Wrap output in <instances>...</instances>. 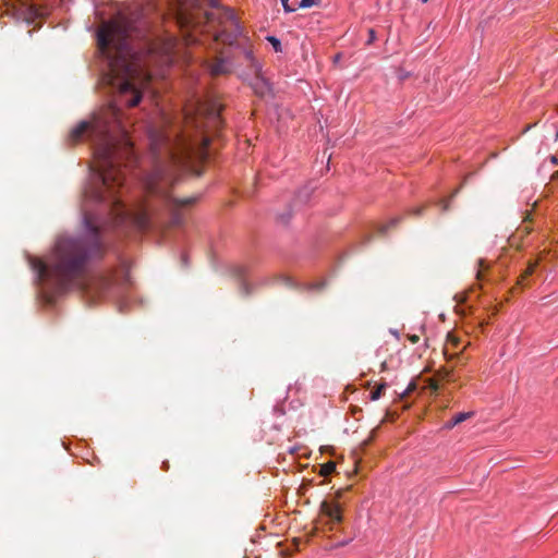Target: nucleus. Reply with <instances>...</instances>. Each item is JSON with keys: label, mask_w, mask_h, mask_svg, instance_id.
Returning a JSON list of instances; mask_svg holds the SVG:
<instances>
[{"label": "nucleus", "mask_w": 558, "mask_h": 558, "mask_svg": "<svg viewBox=\"0 0 558 558\" xmlns=\"http://www.w3.org/2000/svg\"><path fill=\"white\" fill-rule=\"evenodd\" d=\"M97 284L99 286V291L97 292V298L98 299H102L106 296L109 288H110V280L107 279V278H100L97 282Z\"/></svg>", "instance_id": "nucleus-14"}, {"label": "nucleus", "mask_w": 558, "mask_h": 558, "mask_svg": "<svg viewBox=\"0 0 558 558\" xmlns=\"http://www.w3.org/2000/svg\"><path fill=\"white\" fill-rule=\"evenodd\" d=\"M426 383H427V388H428L432 392H434V393L438 392V390H439L440 386H439V380H438L435 376H434V377H432V378H428V379L426 380Z\"/></svg>", "instance_id": "nucleus-18"}, {"label": "nucleus", "mask_w": 558, "mask_h": 558, "mask_svg": "<svg viewBox=\"0 0 558 558\" xmlns=\"http://www.w3.org/2000/svg\"><path fill=\"white\" fill-rule=\"evenodd\" d=\"M425 207H416L410 211L411 215L421 216Z\"/></svg>", "instance_id": "nucleus-28"}, {"label": "nucleus", "mask_w": 558, "mask_h": 558, "mask_svg": "<svg viewBox=\"0 0 558 558\" xmlns=\"http://www.w3.org/2000/svg\"><path fill=\"white\" fill-rule=\"evenodd\" d=\"M375 39H376V32L373 28H369L368 29V39H367L366 44L371 45L375 41Z\"/></svg>", "instance_id": "nucleus-25"}, {"label": "nucleus", "mask_w": 558, "mask_h": 558, "mask_svg": "<svg viewBox=\"0 0 558 558\" xmlns=\"http://www.w3.org/2000/svg\"><path fill=\"white\" fill-rule=\"evenodd\" d=\"M62 445H63L64 450H66V451L72 450V448L70 446H68L65 442H62Z\"/></svg>", "instance_id": "nucleus-33"}, {"label": "nucleus", "mask_w": 558, "mask_h": 558, "mask_svg": "<svg viewBox=\"0 0 558 558\" xmlns=\"http://www.w3.org/2000/svg\"><path fill=\"white\" fill-rule=\"evenodd\" d=\"M435 377L439 380V381H454V374H453V371L450 369V368H446V367H442L440 369H438L435 374Z\"/></svg>", "instance_id": "nucleus-13"}, {"label": "nucleus", "mask_w": 558, "mask_h": 558, "mask_svg": "<svg viewBox=\"0 0 558 558\" xmlns=\"http://www.w3.org/2000/svg\"><path fill=\"white\" fill-rule=\"evenodd\" d=\"M341 496H342V490H338L336 493L335 499H332V500L325 499L320 502L319 513L323 517H326L329 519V523L331 524L329 530L333 529L332 524L340 523L343 519L341 507L338 504V499L341 498Z\"/></svg>", "instance_id": "nucleus-6"}, {"label": "nucleus", "mask_w": 558, "mask_h": 558, "mask_svg": "<svg viewBox=\"0 0 558 558\" xmlns=\"http://www.w3.org/2000/svg\"><path fill=\"white\" fill-rule=\"evenodd\" d=\"M289 0H281V3H282V7H283V10L286 12H294L295 11V8H292L289 5Z\"/></svg>", "instance_id": "nucleus-26"}, {"label": "nucleus", "mask_w": 558, "mask_h": 558, "mask_svg": "<svg viewBox=\"0 0 558 558\" xmlns=\"http://www.w3.org/2000/svg\"><path fill=\"white\" fill-rule=\"evenodd\" d=\"M480 267L481 269L477 271V279H481L482 277V269L487 268V266L484 264V260H480Z\"/></svg>", "instance_id": "nucleus-29"}, {"label": "nucleus", "mask_w": 558, "mask_h": 558, "mask_svg": "<svg viewBox=\"0 0 558 558\" xmlns=\"http://www.w3.org/2000/svg\"><path fill=\"white\" fill-rule=\"evenodd\" d=\"M409 339H410V341H411L412 343H416V342L418 341V339H420V338H418V336L412 335V336H410V337H409Z\"/></svg>", "instance_id": "nucleus-31"}, {"label": "nucleus", "mask_w": 558, "mask_h": 558, "mask_svg": "<svg viewBox=\"0 0 558 558\" xmlns=\"http://www.w3.org/2000/svg\"><path fill=\"white\" fill-rule=\"evenodd\" d=\"M342 469V464H339L333 461H328L326 463L319 464V474L322 476H328L331 473L340 474V470Z\"/></svg>", "instance_id": "nucleus-12"}, {"label": "nucleus", "mask_w": 558, "mask_h": 558, "mask_svg": "<svg viewBox=\"0 0 558 558\" xmlns=\"http://www.w3.org/2000/svg\"><path fill=\"white\" fill-rule=\"evenodd\" d=\"M536 266H537V262H531L529 264L527 268L525 269V271L519 277L517 283L519 286H524L525 284L524 283L525 279L535 271Z\"/></svg>", "instance_id": "nucleus-15"}, {"label": "nucleus", "mask_w": 558, "mask_h": 558, "mask_svg": "<svg viewBox=\"0 0 558 558\" xmlns=\"http://www.w3.org/2000/svg\"><path fill=\"white\" fill-rule=\"evenodd\" d=\"M353 538H345V539H342L340 542H336V543H330L328 544L325 549L328 550V551H333L340 547H344L347 545H349L351 542H352Z\"/></svg>", "instance_id": "nucleus-16"}, {"label": "nucleus", "mask_w": 558, "mask_h": 558, "mask_svg": "<svg viewBox=\"0 0 558 558\" xmlns=\"http://www.w3.org/2000/svg\"><path fill=\"white\" fill-rule=\"evenodd\" d=\"M302 449L301 447H291L289 450H288V453L290 454H293V453H296L298 450Z\"/></svg>", "instance_id": "nucleus-30"}, {"label": "nucleus", "mask_w": 558, "mask_h": 558, "mask_svg": "<svg viewBox=\"0 0 558 558\" xmlns=\"http://www.w3.org/2000/svg\"><path fill=\"white\" fill-rule=\"evenodd\" d=\"M84 226L87 233L82 236L62 235L57 239L49 263L36 257L31 259L38 278L53 280L59 291L70 288L84 275L90 260L102 258L106 253V244L93 214L84 213Z\"/></svg>", "instance_id": "nucleus-3"}, {"label": "nucleus", "mask_w": 558, "mask_h": 558, "mask_svg": "<svg viewBox=\"0 0 558 558\" xmlns=\"http://www.w3.org/2000/svg\"><path fill=\"white\" fill-rule=\"evenodd\" d=\"M319 453H320V454H324V453H325V447H324V446H320V447H319Z\"/></svg>", "instance_id": "nucleus-34"}, {"label": "nucleus", "mask_w": 558, "mask_h": 558, "mask_svg": "<svg viewBox=\"0 0 558 558\" xmlns=\"http://www.w3.org/2000/svg\"><path fill=\"white\" fill-rule=\"evenodd\" d=\"M428 0H422V2H427Z\"/></svg>", "instance_id": "nucleus-37"}, {"label": "nucleus", "mask_w": 558, "mask_h": 558, "mask_svg": "<svg viewBox=\"0 0 558 558\" xmlns=\"http://www.w3.org/2000/svg\"><path fill=\"white\" fill-rule=\"evenodd\" d=\"M206 69L211 76L227 75L232 72V62L227 58H216L206 62Z\"/></svg>", "instance_id": "nucleus-7"}, {"label": "nucleus", "mask_w": 558, "mask_h": 558, "mask_svg": "<svg viewBox=\"0 0 558 558\" xmlns=\"http://www.w3.org/2000/svg\"><path fill=\"white\" fill-rule=\"evenodd\" d=\"M417 389V384L415 380H412L408 387L402 391L400 392V398L403 399L408 396H410L413 391H415Z\"/></svg>", "instance_id": "nucleus-19"}, {"label": "nucleus", "mask_w": 558, "mask_h": 558, "mask_svg": "<svg viewBox=\"0 0 558 558\" xmlns=\"http://www.w3.org/2000/svg\"><path fill=\"white\" fill-rule=\"evenodd\" d=\"M274 413H275L276 415H279V416L283 415V414H284L283 407H282V405H280V404H277V405L274 408Z\"/></svg>", "instance_id": "nucleus-27"}, {"label": "nucleus", "mask_w": 558, "mask_h": 558, "mask_svg": "<svg viewBox=\"0 0 558 558\" xmlns=\"http://www.w3.org/2000/svg\"><path fill=\"white\" fill-rule=\"evenodd\" d=\"M178 1L180 2L181 0H178Z\"/></svg>", "instance_id": "nucleus-38"}, {"label": "nucleus", "mask_w": 558, "mask_h": 558, "mask_svg": "<svg viewBox=\"0 0 558 558\" xmlns=\"http://www.w3.org/2000/svg\"><path fill=\"white\" fill-rule=\"evenodd\" d=\"M475 416L474 411H468V412H459L453 414L449 420L444 422V428L445 429H452L457 425L465 422L466 420H470Z\"/></svg>", "instance_id": "nucleus-10"}, {"label": "nucleus", "mask_w": 558, "mask_h": 558, "mask_svg": "<svg viewBox=\"0 0 558 558\" xmlns=\"http://www.w3.org/2000/svg\"><path fill=\"white\" fill-rule=\"evenodd\" d=\"M317 3L316 0H301L300 8H311Z\"/></svg>", "instance_id": "nucleus-24"}, {"label": "nucleus", "mask_w": 558, "mask_h": 558, "mask_svg": "<svg viewBox=\"0 0 558 558\" xmlns=\"http://www.w3.org/2000/svg\"><path fill=\"white\" fill-rule=\"evenodd\" d=\"M147 135L156 163L146 182L147 192L162 199L171 211L170 225L179 227L184 222L181 208L192 205L195 198L178 199L169 189L194 157L207 158L210 138L203 135L199 141H194L183 133H172L165 126L154 125L148 128Z\"/></svg>", "instance_id": "nucleus-1"}, {"label": "nucleus", "mask_w": 558, "mask_h": 558, "mask_svg": "<svg viewBox=\"0 0 558 558\" xmlns=\"http://www.w3.org/2000/svg\"><path fill=\"white\" fill-rule=\"evenodd\" d=\"M196 41H197L196 39L191 38V43H192V44H196Z\"/></svg>", "instance_id": "nucleus-35"}, {"label": "nucleus", "mask_w": 558, "mask_h": 558, "mask_svg": "<svg viewBox=\"0 0 558 558\" xmlns=\"http://www.w3.org/2000/svg\"><path fill=\"white\" fill-rule=\"evenodd\" d=\"M401 220L400 217H396V218H392L387 225H383L380 228H379V232L380 233H386L390 228L397 226L399 223V221Z\"/></svg>", "instance_id": "nucleus-20"}, {"label": "nucleus", "mask_w": 558, "mask_h": 558, "mask_svg": "<svg viewBox=\"0 0 558 558\" xmlns=\"http://www.w3.org/2000/svg\"><path fill=\"white\" fill-rule=\"evenodd\" d=\"M359 463L360 462L356 459H352L353 469L351 471L343 470V473H345L348 476L356 474L359 470Z\"/></svg>", "instance_id": "nucleus-23"}, {"label": "nucleus", "mask_w": 558, "mask_h": 558, "mask_svg": "<svg viewBox=\"0 0 558 558\" xmlns=\"http://www.w3.org/2000/svg\"><path fill=\"white\" fill-rule=\"evenodd\" d=\"M207 20L213 23L214 41L232 46L243 35V28L230 8H222L217 13H208Z\"/></svg>", "instance_id": "nucleus-5"}, {"label": "nucleus", "mask_w": 558, "mask_h": 558, "mask_svg": "<svg viewBox=\"0 0 558 558\" xmlns=\"http://www.w3.org/2000/svg\"><path fill=\"white\" fill-rule=\"evenodd\" d=\"M223 107L216 100H213L206 109L207 122L210 128L218 130L222 126L221 111Z\"/></svg>", "instance_id": "nucleus-8"}, {"label": "nucleus", "mask_w": 558, "mask_h": 558, "mask_svg": "<svg viewBox=\"0 0 558 558\" xmlns=\"http://www.w3.org/2000/svg\"><path fill=\"white\" fill-rule=\"evenodd\" d=\"M459 189H457L449 198H444L439 201V206L441 207L442 211H447L449 209V203L450 201L458 194Z\"/></svg>", "instance_id": "nucleus-21"}, {"label": "nucleus", "mask_w": 558, "mask_h": 558, "mask_svg": "<svg viewBox=\"0 0 558 558\" xmlns=\"http://www.w3.org/2000/svg\"><path fill=\"white\" fill-rule=\"evenodd\" d=\"M137 32L135 21L123 13L104 22L97 31V44L108 63L110 83L130 108L142 100V93L134 84L137 68L133 61L130 38Z\"/></svg>", "instance_id": "nucleus-4"}, {"label": "nucleus", "mask_w": 558, "mask_h": 558, "mask_svg": "<svg viewBox=\"0 0 558 558\" xmlns=\"http://www.w3.org/2000/svg\"><path fill=\"white\" fill-rule=\"evenodd\" d=\"M267 40L271 44V46H272V48H274V50H275L276 52L281 51V48H282V47H281V41H280L277 37H275V36H268V37H267Z\"/></svg>", "instance_id": "nucleus-22"}, {"label": "nucleus", "mask_w": 558, "mask_h": 558, "mask_svg": "<svg viewBox=\"0 0 558 558\" xmlns=\"http://www.w3.org/2000/svg\"><path fill=\"white\" fill-rule=\"evenodd\" d=\"M386 387H387L386 383H383V384L376 386L375 389H373L371 391V400H373V401L378 400L383 396Z\"/></svg>", "instance_id": "nucleus-17"}, {"label": "nucleus", "mask_w": 558, "mask_h": 558, "mask_svg": "<svg viewBox=\"0 0 558 558\" xmlns=\"http://www.w3.org/2000/svg\"><path fill=\"white\" fill-rule=\"evenodd\" d=\"M284 280L288 284H290V279L286 278Z\"/></svg>", "instance_id": "nucleus-36"}, {"label": "nucleus", "mask_w": 558, "mask_h": 558, "mask_svg": "<svg viewBox=\"0 0 558 558\" xmlns=\"http://www.w3.org/2000/svg\"><path fill=\"white\" fill-rule=\"evenodd\" d=\"M132 225L140 232H146L151 228V218L146 208H141L132 215Z\"/></svg>", "instance_id": "nucleus-9"}, {"label": "nucleus", "mask_w": 558, "mask_h": 558, "mask_svg": "<svg viewBox=\"0 0 558 558\" xmlns=\"http://www.w3.org/2000/svg\"><path fill=\"white\" fill-rule=\"evenodd\" d=\"M116 128L121 129L118 111L110 108L105 114H94L90 120L81 121L71 130L68 141L75 145L88 137L97 144L95 155L100 185L86 191V197L118 210L122 207L119 193L125 183V170L117 157L118 147L113 134Z\"/></svg>", "instance_id": "nucleus-2"}, {"label": "nucleus", "mask_w": 558, "mask_h": 558, "mask_svg": "<svg viewBox=\"0 0 558 558\" xmlns=\"http://www.w3.org/2000/svg\"><path fill=\"white\" fill-rule=\"evenodd\" d=\"M210 5L213 8H217L218 7V0H210Z\"/></svg>", "instance_id": "nucleus-32"}, {"label": "nucleus", "mask_w": 558, "mask_h": 558, "mask_svg": "<svg viewBox=\"0 0 558 558\" xmlns=\"http://www.w3.org/2000/svg\"><path fill=\"white\" fill-rule=\"evenodd\" d=\"M243 54H244V58H245V60L247 62V65L250 66L251 71L256 76H259V74L262 72V65L259 64V62L254 57V52L252 50V47L251 46L243 47Z\"/></svg>", "instance_id": "nucleus-11"}]
</instances>
